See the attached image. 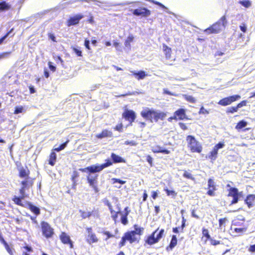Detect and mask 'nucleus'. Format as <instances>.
<instances>
[{"label":"nucleus","instance_id":"338daca9","mask_svg":"<svg viewBox=\"0 0 255 255\" xmlns=\"http://www.w3.org/2000/svg\"><path fill=\"white\" fill-rule=\"evenodd\" d=\"M123 125L122 124H118L117 125L115 128H114V129L116 130H117V131H119L120 132L122 131V129H123Z\"/></svg>","mask_w":255,"mask_h":255},{"label":"nucleus","instance_id":"f03ea898","mask_svg":"<svg viewBox=\"0 0 255 255\" xmlns=\"http://www.w3.org/2000/svg\"><path fill=\"white\" fill-rule=\"evenodd\" d=\"M140 115L143 118L151 122L156 123L159 120L163 121L167 116V114L165 112L147 108L140 112Z\"/></svg>","mask_w":255,"mask_h":255},{"label":"nucleus","instance_id":"603ef678","mask_svg":"<svg viewBox=\"0 0 255 255\" xmlns=\"http://www.w3.org/2000/svg\"><path fill=\"white\" fill-rule=\"evenodd\" d=\"M4 245L5 248L7 251V252L10 255H13V253L12 250L10 248V247L8 246V245L7 244L6 242L3 243Z\"/></svg>","mask_w":255,"mask_h":255},{"label":"nucleus","instance_id":"a211bd4d","mask_svg":"<svg viewBox=\"0 0 255 255\" xmlns=\"http://www.w3.org/2000/svg\"><path fill=\"white\" fill-rule=\"evenodd\" d=\"M79 212L80 213L81 218L83 219L89 218L92 216L97 218L100 217L99 213L97 210H94L92 212H86L82 210H80Z\"/></svg>","mask_w":255,"mask_h":255},{"label":"nucleus","instance_id":"f8f14e48","mask_svg":"<svg viewBox=\"0 0 255 255\" xmlns=\"http://www.w3.org/2000/svg\"><path fill=\"white\" fill-rule=\"evenodd\" d=\"M86 231L88 235L86 237V241L88 244H92L97 243L99 241V239L96 234L93 232L92 227L87 228Z\"/></svg>","mask_w":255,"mask_h":255},{"label":"nucleus","instance_id":"6ab92c4d","mask_svg":"<svg viewBox=\"0 0 255 255\" xmlns=\"http://www.w3.org/2000/svg\"><path fill=\"white\" fill-rule=\"evenodd\" d=\"M186 110L183 108H180L175 111L174 114L176 118V121L189 120V118L186 115Z\"/></svg>","mask_w":255,"mask_h":255},{"label":"nucleus","instance_id":"49530a36","mask_svg":"<svg viewBox=\"0 0 255 255\" xmlns=\"http://www.w3.org/2000/svg\"><path fill=\"white\" fill-rule=\"evenodd\" d=\"M218 21L220 22L222 27H225L227 23V21L225 15L222 16Z\"/></svg>","mask_w":255,"mask_h":255},{"label":"nucleus","instance_id":"3c124183","mask_svg":"<svg viewBox=\"0 0 255 255\" xmlns=\"http://www.w3.org/2000/svg\"><path fill=\"white\" fill-rule=\"evenodd\" d=\"M79 176V173L77 171H74L73 174L71 176V180L74 182L75 183L76 179Z\"/></svg>","mask_w":255,"mask_h":255},{"label":"nucleus","instance_id":"ddd939ff","mask_svg":"<svg viewBox=\"0 0 255 255\" xmlns=\"http://www.w3.org/2000/svg\"><path fill=\"white\" fill-rule=\"evenodd\" d=\"M222 27L220 22L217 21L211 26L205 29L204 32L208 34L218 33L221 31Z\"/></svg>","mask_w":255,"mask_h":255},{"label":"nucleus","instance_id":"a878e982","mask_svg":"<svg viewBox=\"0 0 255 255\" xmlns=\"http://www.w3.org/2000/svg\"><path fill=\"white\" fill-rule=\"evenodd\" d=\"M132 75L137 80H140L143 79L147 76V74L144 71L140 70L138 72L131 71Z\"/></svg>","mask_w":255,"mask_h":255},{"label":"nucleus","instance_id":"4c0bfd02","mask_svg":"<svg viewBox=\"0 0 255 255\" xmlns=\"http://www.w3.org/2000/svg\"><path fill=\"white\" fill-rule=\"evenodd\" d=\"M133 40V37L132 35H129L125 42V45L126 47L130 48V43L132 42Z\"/></svg>","mask_w":255,"mask_h":255},{"label":"nucleus","instance_id":"39448f33","mask_svg":"<svg viewBox=\"0 0 255 255\" xmlns=\"http://www.w3.org/2000/svg\"><path fill=\"white\" fill-rule=\"evenodd\" d=\"M41 231L42 236L47 239L52 238L55 234L54 229L47 222H40Z\"/></svg>","mask_w":255,"mask_h":255},{"label":"nucleus","instance_id":"393cba45","mask_svg":"<svg viewBox=\"0 0 255 255\" xmlns=\"http://www.w3.org/2000/svg\"><path fill=\"white\" fill-rule=\"evenodd\" d=\"M177 244V239L176 235H173L171 236V239L170 240L169 244L166 247V250L167 252L172 251L173 249Z\"/></svg>","mask_w":255,"mask_h":255},{"label":"nucleus","instance_id":"412c9836","mask_svg":"<svg viewBox=\"0 0 255 255\" xmlns=\"http://www.w3.org/2000/svg\"><path fill=\"white\" fill-rule=\"evenodd\" d=\"M34 179H35L34 178L31 177L24 178V179L20 182V184L21 185V187L26 189H29L30 187L33 186Z\"/></svg>","mask_w":255,"mask_h":255},{"label":"nucleus","instance_id":"5fc2aeb1","mask_svg":"<svg viewBox=\"0 0 255 255\" xmlns=\"http://www.w3.org/2000/svg\"><path fill=\"white\" fill-rule=\"evenodd\" d=\"M146 161L149 163V165L151 167L153 166V158L150 155H147L146 156Z\"/></svg>","mask_w":255,"mask_h":255},{"label":"nucleus","instance_id":"72a5a7b5","mask_svg":"<svg viewBox=\"0 0 255 255\" xmlns=\"http://www.w3.org/2000/svg\"><path fill=\"white\" fill-rule=\"evenodd\" d=\"M183 177L193 181L195 180V177L189 171L184 170L183 174Z\"/></svg>","mask_w":255,"mask_h":255},{"label":"nucleus","instance_id":"58836bf2","mask_svg":"<svg viewBox=\"0 0 255 255\" xmlns=\"http://www.w3.org/2000/svg\"><path fill=\"white\" fill-rule=\"evenodd\" d=\"M184 98L188 102L194 104L195 103L196 100L195 98H194L192 96L187 95H183Z\"/></svg>","mask_w":255,"mask_h":255},{"label":"nucleus","instance_id":"7ed1b4c3","mask_svg":"<svg viewBox=\"0 0 255 255\" xmlns=\"http://www.w3.org/2000/svg\"><path fill=\"white\" fill-rule=\"evenodd\" d=\"M186 140L187 147L191 152L200 153L202 151L203 147L201 144L192 135L186 136Z\"/></svg>","mask_w":255,"mask_h":255},{"label":"nucleus","instance_id":"69168bd1","mask_svg":"<svg viewBox=\"0 0 255 255\" xmlns=\"http://www.w3.org/2000/svg\"><path fill=\"white\" fill-rule=\"evenodd\" d=\"M240 28L242 32L245 33L247 31V26L246 23H243L242 25L240 26Z\"/></svg>","mask_w":255,"mask_h":255},{"label":"nucleus","instance_id":"423d86ee","mask_svg":"<svg viewBox=\"0 0 255 255\" xmlns=\"http://www.w3.org/2000/svg\"><path fill=\"white\" fill-rule=\"evenodd\" d=\"M112 165L111 160L110 159H107L105 160V162L97 165H91L89 167L88 172L89 173H95L99 172L103 170L104 168H107Z\"/></svg>","mask_w":255,"mask_h":255},{"label":"nucleus","instance_id":"2f4dec72","mask_svg":"<svg viewBox=\"0 0 255 255\" xmlns=\"http://www.w3.org/2000/svg\"><path fill=\"white\" fill-rule=\"evenodd\" d=\"M111 135V132L107 129H104L102 132L96 135L98 138H102L104 137L109 136Z\"/></svg>","mask_w":255,"mask_h":255},{"label":"nucleus","instance_id":"09e8293b","mask_svg":"<svg viewBox=\"0 0 255 255\" xmlns=\"http://www.w3.org/2000/svg\"><path fill=\"white\" fill-rule=\"evenodd\" d=\"M102 233L107 237L105 239L106 241L108 240L110 238L114 237V235L112 234L109 231H103Z\"/></svg>","mask_w":255,"mask_h":255},{"label":"nucleus","instance_id":"473e14b6","mask_svg":"<svg viewBox=\"0 0 255 255\" xmlns=\"http://www.w3.org/2000/svg\"><path fill=\"white\" fill-rule=\"evenodd\" d=\"M247 125V122L242 120L239 121L236 125L235 128L238 130L241 129L243 128H245Z\"/></svg>","mask_w":255,"mask_h":255},{"label":"nucleus","instance_id":"de8ad7c7","mask_svg":"<svg viewBox=\"0 0 255 255\" xmlns=\"http://www.w3.org/2000/svg\"><path fill=\"white\" fill-rule=\"evenodd\" d=\"M14 28H11L6 33H5L3 36L5 39L8 36H10V37H12L15 35V33H12L13 31Z\"/></svg>","mask_w":255,"mask_h":255},{"label":"nucleus","instance_id":"7c9ffc66","mask_svg":"<svg viewBox=\"0 0 255 255\" xmlns=\"http://www.w3.org/2000/svg\"><path fill=\"white\" fill-rule=\"evenodd\" d=\"M152 151L153 153H162L164 154H169L170 153V151L166 149H163L160 146H156V148L152 149Z\"/></svg>","mask_w":255,"mask_h":255},{"label":"nucleus","instance_id":"bb28decb","mask_svg":"<svg viewBox=\"0 0 255 255\" xmlns=\"http://www.w3.org/2000/svg\"><path fill=\"white\" fill-rule=\"evenodd\" d=\"M27 205H28V208L30 210V211L32 213H33L34 214H35L36 215V216L40 215V210L38 207L32 205L30 202H28Z\"/></svg>","mask_w":255,"mask_h":255},{"label":"nucleus","instance_id":"4be33fe9","mask_svg":"<svg viewBox=\"0 0 255 255\" xmlns=\"http://www.w3.org/2000/svg\"><path fill=\"white\" fill-rule=\"evenodd\" d=\"M244 202L248 208H251L255 205V195L248 194L245 199Z\"/></svg>","mask_w":255,"mask_h":255},{"label":"nucleus","instance_id":"f704fd0d","mask_svg":"<svg viewBox=\"0 0 255 255\" xmlns=\"http://www.w3.org/2000/svg\"><path fill=\"white\" fill-rule=\"evenodd\" d=\"M202 235H203L202 238H203V237L206 238V240H205V242H206L207 241L211 239V237L209 234V232L208 229H207L205 228H203L202 230Z\"/></svg>","mask_w":255,"mask_h":255},{"label":"nucleus","instance_id":"6e6d98bb","mask_svg":"<svg viewBox=\"0 0 255 255\" xmlns=\"http://www.w3.org/2000/svg\"><path fill=\"white\" fill-rule=\"evenodd\" d=\"M11 51H7V52H4L0 53V59L7 57L8 55H9L11 54Z\"/></svg>","mask_w":255,"mask_h":255},{"label":"nucleus","instance_id":"37998d69","mask_svg":"<svg viewBox=\"0 0 255 255\" xmlns=\"http://www.w3.org/2000/svg\"><path fill=\"white\" fill-rule=\"evenodd\" d=\"M25 111V110L23 108V107L20 106H16L15 108V110L14 111L13 114H18L20 113H22Z\"/></svg>","mask_w":255,"mask_h":255},{"label":"nucleus","instance_id":"bf43d9fd","mask_svg":"<svg viewBox=\"0 0 255 255\" xmlns=\"http://www.w3.org/2000/svg\"><path fill=\"white\" fill-rule=\"evenodd\" d=\"M105 204L108 207L109 209L111 214H114V210L113 208L111 203L109 201H107L106 203H105Z\"/></svg>","mask_w":255,"mask_h":255},{"label":"nucleus","instance_id":"13d9d810","mask_svg":"<svg viewBox=\"0 0 255 255\" xmlns=\"http://www.w3.org/2000/svg\"><path fill=\"white\" fill-rule=\"evenodd\" d=\"M199 114L207 115L209 114V111L205 109L203 106L201 107L199 111Z\"/></svg>","mask_w":255,"mask_h":255},{"label":"nucleus","instance_id":"6e6552de","mask_svg":"<svg viewBox=\"0 0 255 255\" xmlns=\"http://www.w3.org/2000/svg\"><path fill=\"white\" fill-rule=\"evenodd\" d=\"M228 191V194L227 196L233 198L231 202V205L237 203L240 200L242 192H239L238 189L236 187H231Z\"/></svg>","mask_w":255,"mask_h":255},{"label":"nucleus","instance_id":"2eb2a0df","mask_svg":"<svg viewBox=\"0 0 255 255\" xmlns=\"http://www.w3.org/2000/svg\"><path fill=\"white\" fill-rule=\"evenodd\" d=\"M132 14L137 16L146 17L151 14V11L145 7H139L133 10Z\"/></svg>","mask_w":255,"mask_h":255},{"label":"nucleus","instance_id":"ea45409f","mask_svg":"<svg viewBox=\"0 0 255 255\" xmlns=\"http://www.w3.org/2000/svg\"><path fill=\"white\" fill-rule=\"evenodd\" d=\"M227 221V218H221L219 220V227L221 229L225 228L226 223Z\"/></svg>","mask_w":255,"mask_h":255},{"label":"nucleus","instance_id":"aec40b11","mask_svg":"<svg viewBox=\"0 0 255 255\" xmlns=\"http://www.w3.org/2000/svg\"><path fill=\"white\" fill-rule=\"evenodd\" d=\"M84 16L82 14H78L73 16L70 17L67 21V25L70 26L78 24L80 20L83 18Z\"/></svg>","mask_w":255,"mask_h":255},{"label":"nucleus","instance_id":"4d7b16f0","mask_svg":"<svg viewBox=\"0 0 255 255\" xmlns=\"http://www.w3.org/2000/svg\"><path fill=\"white\" fill-rule=\"evenodd\" d=\"M158 193H159V191L158 190L152 191L151 192V196L153 200H155L158 196Z\"/></svg>","mask_w":255,"mask_h":255},{"label":"nucleus","instance_id":"e2e57ef3","mask_svg":"<svg viewBox=\"0 0 255 255\" xmlns=\"http://www.w3.org/2000/svg\"><path fill=\"white\" fill-rule=\"evenodd\" d=\"M114 214H113L112 215V218L113 219V220L115 222H117V218L118 217V215L120 213V212L118 211V212H114Z\"/></svg>","mask_w":255,"mask_h":255},{"label":"nucleus","instance_id":"9d476101","mask_svg":"<svg viewBox=\"0 0 255 255\" xmlns=\"http://www.w3.org/2000/svg\"><path fill=\"white\" fill-rule=\"evenodd\" d=\"M25 190H26V189L21 187L19 190L20 196L17 197L14 196L12 198V200L16 205L21 207H24V204L22 202V200L27 197V195L25 194Z\"/></svg>","mask_w":255,"mask_h":255},{"label":"nucleus","instance_id":"c85d7f7f","mask_svg":"<svg viewBox=\"0 0 255 255\" xmlns=\"http://www.w3.org/2000/svg\"><path fill=\"white\" fill-rule=\"evenodd\" d=\"M163 50L166 59H170L171 56V48L165 44H163Z\"/></svg>","mask_w":255,"mask_h":255},{"label":"nucleus","instance_id":"680f3d73","mask_svg":"<svg viewBox=\"0 0 255 255\" xmlns=\"http://www.w3.org/2000/svg\"><path fill=\"white\" fill-rule=\"evenodd\" d=\"M209 241H210L211 245L213 246H216L220 244V241L213 240L211 238V239L209 240Z\"/></svg>","mask_w":255,"mask_h":255},{"label":"nucleus","instance_id":"dca6fc26","mask_svg":"<svg viewBox=\"0 0 255 255\" xmlns=\"http://www.w3.org/2000/svg\"><path fill=\"white\" fill-rule=\"evenodd\" d=\"M122 117L131 124L134 121L136 115L133 111L126 110L122 114Z\"/></svg>","mask_w":255,"mask_h":255},{"label":"nucleus","instance_id":"a19ab883","mask_svg":"<svg viewBox=\"0 0 255 255\" xmlns=\"http://www.w3.org/2000/svg\"><path fill=\"white\" fill-rule=\"evenodd\" d=\"M164 191L166 192L167 196H171L172 197H175L177 196V193L174 190H170L166 188L164 189Z\"/></svg>","mask_w":255,"mask_h":255},{"label":"nucleus","instance_id":"864d4df0","mask_svg":"<svg viewBox=\"0 0 255 255\" xmlns=\"http://www.w3.org/2000/svg\"><path fill=\"white\" fill-rule=\"evenodd\" d=\"M248 103V102L247 100H243V101H241V102H240L239 103H238L237 105V106L238 109H240L243 107L246 106L247 105Z\"/></svg>","mask_w":255,"mask_h":255},{"label":"nucleus","instance_id":"f257e3e1","mask_svg":"<svg viewBox=\"0 0 255 255\" xmlns=\"http://www.w3.org/2000/svg\"><path fill=\"white\" fill-rule=\"evenodd\" d=\"M133 227L134 230L128 231L123 234L118 244L119 249L126 246L127 242L130 244L139 243L140 237L143 233L144 228L139 227L137 224H134Z\"/></svg>","mask_w":255,"mask_h":255},{"label":"nucleus","instance_id":"9b49d317","mask_svg":"<svg viewBox=\"0 0 255 255\" xmlns=\"http://www.w3.org/2000/svg\"><path fill=\"white\" fill-rule=\"evenodd\" d=\"M59 239L63 244L68 245L70 249L74 248L73 242L66 232H62L59 235Z\"/></svg>","mask_w":255,"mask_h":255},{"label":"nucleus","instance_id":"c03bdc74","mask_svg":"<svg viewBox=\"0 0 255 255\" xmlns=\"http://www.w3.org/2000/svg\"><path fill=\"white\" fill-rule=\"evenodd\" d=\"M71 49L74 51V52L76 54V55L78 57L82 56V52L80 50V48H76L75 47H72Z\"/></svg>","mask_w":255,"mask_h":255},{"label":"nucleus","instance_id":"e433bc0d","mask_svg":"<svg viewBox=\"0 0 255 255\" xmlns=\"http://www.w3.org/2000/svg\"><path fill=\"white\" fill-rule=\"evenodd\" d=\"M69 140L68 139L65 142L61 144L59 147L53 149L52 150L54 151V152L55 151L59 152V151L64 149L67 146V144L69 142Z\"/></svg>","mask_w":255,"mask_h":255},{"label":"nucleus","instance_id":"0e129e2a","mask_svg":"<svg viewBox=\"0 0 255 255\" xmlns=\"http://www.w3.org/2000/svg\"><path fill=\"white\" fill-rule=\"evenodd\" d=\"M48 36L53 42H56V37L54 34L52 33H48Z\"/></svg>","mask_w":255,"mask_h":255},{"label":"nucleus","instance_id":"774afa93","mask_svg":"<svg viewBox=\"0 0 255 255\" xmlns=\"http://www.w3.org/2000/svg\"><path fill=\"white\" fill-rule=\"evenodd\" d=\"M84 46L88 50H91V47L90 46V41L89 40L86 39L84 41Z\"/></svg>","mask_w":255,"mask_h":255},{"label":"nucleus","instance_id":"052dcab7","mask_svg":"<svg viewBox=\"0 0 255 255\" xmlns=\"http://www.w3.org/2000/svg\"><path fill=\"white\" fill-rule=\"evenodd\" d=\"M112 180L113 181L114 183H120L121 184H124L126 182V181L122 180L118 178H113Z\"/></svg>","mask_w":255,"mask_h":255},{"label":"nucleus","instance_id":"8fccbe9b","mask_svg":"<svg viewBox=\"0 0 255 255\" xmlns=\"http://www.w3.org/2000/svg\"><path fill=\"white\" fill-rule=\"evenodd\" d=\"M128 216L123 214L121 217V223L124 225H126L128 223Z\"/></svg>","mask_w":255,"mask_h":255},{"label":"nucleus","instance_id":"1a4fd4ad","mask_svg":"<svg viewBox=\"0 0 255 255\" xmlns=\"http://www.w3.org/2000/svg\"><path fill=\"white\" fill-rule=\"evenodd\" d=\"M239 95H234L221 99L218 104L222 106H227L241 99Z\"/></svg>","mask_w":255,"mask_h":255},{"label":"nucleus","instance_id":"a18cd8bd","mask_svg":"<svg viewBox=\"0 0 255 255\" xmlns=\"http://www.w3.org/2000/svg\"><path fill=\"white\" fill-rule=\"evenodd\" d=\"M145 0L150 2L154 3L156 5H157L163 9H167V7L165 6H164L163 4H162L161 2H160L159 1H156L155 0Z\"/></svg>","mask_w":255,"mask_h":255},{"label":"nucleus","instance_id":"c9c22d12","mask_svg":"<svg viewBox=\"0 0 255 255\" xmlns=\"http://www.w3.org/2000/svg\"><path fill=\"white\" fill-rule=\"evenodd\" d=\"M238 110L239 109L237 105L236 106L230 107L227 109L226 113L228 114H234L236 112H237Z\"/></svg>","mask_w":255,"mask_h":255},{"label":"nucleus","instance_id":"c756f323","mask_svg":"<svg viewBox=\"0 0 255 255\" xmlns=\"http://www.w3.org/2000/svg\"><path fill=\"white\" fill-rule=\"evenodd\" d=\"M11 8V5L5 1L0 2V11H5L9 10Z\"/></svg>","mask_w":255,"mask_h":255},{"label":"nucleus","instance_id":"cd10ccee","mask_svg":"<svg viewBox=\"0 0 255 255\" xmlns=\"http://www.w3.org/2000/svg\"><path fill=\"white\" fill-rule=\"evenodd\" d=\"M56 159L57 155L56 153L52 150L49 156L48 164L51 166H54L55 164Z\"/></svg>","mask_w":255,"mask_h":255},{"label":"nucleus","instance_id":"5701e85b","mask_svg":"<svg viewBox=\"0 0 255 255\" xmlns=\"http://www.w3.org/2000/svg\"><path fill=\"white\" fill-rule=\"evenodd\" d=\"M30 173V170L27 168V167H26V168L21 167L18 169V176L20 178H26L30 177L29 176Z\"/></svg>","mask_w":255,"mask_h":255},{"label":"nucleus","instance_id":"f3484780","mask_svg":"<svg viewBox=\"0 0 255 255\" xmlns=\"http://www.w3.org/2000/svg\"><path fill=\"white\" fill-rule=\"evenodd\" d=\"M207 194L210 196L215 195V191L217 190L216 184L213 179L209 178L208 180Z\"/></svg>","mask_w":255,"mask_h":255},{"label":"nucleus","instance_id":"4468645a","mask_svg":"<svg viewBox=\"0 0 255 255\" xmlns=\"http://www.w3.org/2000/svg\"><path fill=\"white\" fill-rule=\"evenodd\" d=\"M98 175L93 177H91L90 175L87 176V180L89 184V186L93 188L95 193H98L99 191L98 185Z\"/></svg>","mask_w":255,"mask_h":255},{"label":"nucleus","instance_id":"79ce46f5","mask_svg":"<svg viewBox=\"0 0 255 255\" xmlns=\"http://www.w3.org/2000/svg\"><path fill=\"white\" fill-rule=\"evenodd\" d=\"M239 3L246 8H249L252 5L251 1L249 0H244L240 1Z\"/></svg>","mask_w":255,"mask_h":255},{"label":"nucleus","instance_id":"b1692460","mask_svg":"<svg viewBox=\"0 0 255 255\" xmlns=\"http://www.w3.org/2000/svg\"><path fill=\"white\" fill-rule=\"evenodd\" d=\"M111 157L112 160H111V162L112 163V165L113 163H125L126 160L121 157L120 156L115 154V153H112L111 154Z\"/></svg>","mask_w":255,"mask_h":255},{"label":"nucleus","instance_id":"0eeeda50","mask_svg":"<svg viewBox=\"0 0 255 255\" xmlns=\"http://www.w3.org/2000/svg\"><path fill=\"white\" fill-rule=\"evenodd\" d=\"M224 146L225 144L223 142L218 143L213 147L206 158H209L212 162L214 161L217 158L219 149L222 148Z\"/></svg>","mask_w":255,"mask_h":255},{"label":"nucleus","instance_id":"20e7f679","mask_svg":"<svg viewBox=\"0 0 255 255\" xmlns=\"http://www.w3.org/2000/svg\"><path fill=\"white\" fill-rule=\"evenodd\" d=\"M159 228L153 232L151 235L148 236L145 239V244L149 246L153 245L157 243L159 240L162 238L164 233V230L162 229L157 234L156 237H155V233L158 231Z\"/></svg>","mask_w":255,"mask_h":255}]
</instances>
